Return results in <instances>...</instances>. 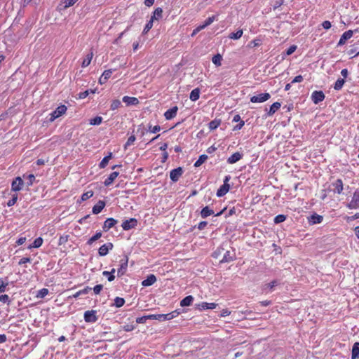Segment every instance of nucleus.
Instances as JSON below:
<instances>
[{"mask_svg": "<svg viewBox=\"0 0 359 359\" xmlns=\"http://www.w3.org/2000/svg\"><path fill=\"white\" fill-rule=\"evenodd\" d=\"M181 313L180 309H176L166 314H151V320H157L158 321H166L172 320L177 317Z\"/></svg>", "mask_w": 359, "mask_h": 359, "instance_id": "f257e3e1", "label": "nucleus"}, {"mask_svg": "<svg viewBox=\"0 0 359 359\" xmlns=\"http://www.w3.org/2000/svg\"><path fill=\"white\" fill-rule=\"evenodd\" d=\"M346 206L350 210L359 209V188L354 191L351 200L346 205Z\"/></svg>", "mask_w": 359, "mask_h": 359, "instance_id": "f03ea898", "label": "nucleus"}, {"mask_svg": "<svg viewBox=\"0 0 359 359\" xmlns=\"http://www.w3.org/2000/svg\"><path fill=\"white\" fill-rule=\"evenodd\" d=\"M225 208L221 210L220 212L215 214V212L212 209H211L209 206L204 207L201 211V217L203 219L207 218L208 217L214 215L215 217L220 216L223 212L224 211Z\"/></svg>", "mask_w": 359, "mask_h": 359, "instance_id": "7ed1b4c3", "label": "nucleus"}, {"mask_svg": "<svg viewBox=\"0 0 359 359\" xmlns=\"http://www.w3.org/2000/svg\"><path fill=\"white\" fill-rule=\"evenodd\" d=\"M137 220L135 218H130L123 222L121 226L123 230L128 231L134 229L137 225Z\"/></svg>", "mask_w": 359, "mask_h": 359, "instance_id": "20e7f679", "label": "nucleus"}, {"mask_svg": "<svg viewBox=\"0 0 359 359\" xmlns=\"http://www.w3.org/2000/svg\"><path fill=\"white\" fill-rule=\"evenodd\" d=\"M183 172L184 170L182 167H178L177 168L172 169L170 172V178L173 182H176L179 180L180 177L182 175Z\"/></svg>", "mask_w": 359, "mask_h": 359, "instance_id": "39448f33", "label": "nucleus"}, {"mask_svg": "<svg viewBox=\"0 0 359 359\" xmlns=\"http://www.w3.org/2000/svg\"><path fill=\"white\" fill-rule=\"evenodd\" d=\"M128 256H125V257L121 260L120 267L117 270V276L118 277H121L126 273L128 268Z\"/></svg>", "mask_w": 359, "mask_h": 359, "instance_id": "423d86ee", "label": "nucleus"}, {"mask_svg": "<svg viewBox=\"0 0 359 359\" xmlns=\"http://www.w3.org/2000/svg\"><path fill=\"white\" fill-rule=\"evenodd\" d=\"M24 182L20 177H16L11 183V190L16 192L22 190Z\"/></svg>", "mask_w": 359, "mask_h": 359, "instance_id": "0eeeda50", "label": "nucleus"}, {"mask_svg": "<svg viewBox=\"0 0 359 359\" xmlns=\"http://www.w3.org/2000/svg\"><path fill=\"white\" fill-rule=\"evenodd\" d=\"M84 320L86 323H95L97 320V317L96 316V311L94 310L86 311L84 313Z\"/></svg>", "mask_w": 359, "mask_h": 359, "instance_id": "6e6552de", "label": "nucleus"}, {"mask_svg": "<svg viewBox=\"0 0 359 359\" xmlns=\"http://www.w3.org/2000/svg\"><path fill=\"white\" fill-rule=\"evenodd\" d=\"M118 221L112 217L107 218L102 226V229L104 232H107L110 229L113 228L116 224Z\"/></svg>", "mask_w": 359, "mask_h": 359, "instance_id": "1a4fd4ad", "label": "nucleus"}, {"mask_svg": "<svg viewBox=\"0 0 359 359\" xmlns=\"http://www.w3.org/2000/svg\"><path fill=\"white\" fill-rule=\"evenodd\" d=\"M307 219L309 224L314 225L320 224L323 220V217L317 213H313Z\"/></svg>", "mask_w": 359, "mask_h": 359, "instance_id": "9d476101", "label": "nucleus"}, {"mask_svg": "<svg viewBox=\"0 0 359 359\" xmlns=\"http://www.w3.org/2000/svg\"><path fill=\"white\" fill-rule=\"evenodd\" d=\"M114 245L111 243H107L100 247L98 253L100 256H106L109 251L112 250Z\"/></svg>", "mask_w": 359, "mask_h": 359, "instance_id": "9b49d317", "label": "nucleus"}, {"mask_svg": "<svg viewBox=\"0 0 359 359\" xmlns=\"http://www.w3.org/2000/svg\"><path fill=\"white\" fill-rule=\"evenodd\" d=\"M270 98L269 93H260L257 95H254L251 97L250 100L252 102H262Z\"/></svg>", "mask_w": 359, "mask_h": 359, "instance_id": "f8f14e48", "label": "nucleus"}, {"mask_svg": "<svg viewBox=\"0 0 359 359\" xmlns=\"http://www.w3.org/2000/svg\"><path fill=\"white\" fill-rule=\"evenodd\" d=\"M325 99V94L321 90H315L311 94V100L315 104L323 101Z\"/></svg>", "mask_w": 359, "mask_h": 359, "instance_id": "ddd939ff", "label": "nucleus"}, {"mask_svg": "<svg viewBox=\"0 0 359 359\" xmlns=\"http://www.w3.org/2000/svg\"><path fill=\"white\" fill-rule=\"evenodd\" d=\"M353 31L352 30H348L345 32L341 36V38L338 42L337 46H341L346 43V41L349 39H351L353 36Z\"/></svg>", "mask_w": 359, "mask_h": 359, "instance_id": "4468645a", "label": "nucleus"}, {"mask_svg": "<svg viewBox=\"0 0 359 359\" xmlns=\"http://www.w3.org/2000/svg\"><path fill=\"white\" fill-rule=\"evenodd\" d=\"M334 187V192L338 194H341L342 193L344 189L343 182L341 179H337L332 184Z\"/></svg>", "mask_w": 359, "mask_h": 359, "instance_id": "2eb2a0df", "label": "nucleus"}, {"mask_svg": "<svg viewBox=\"0 0 359 359\" xmlns=\"http://www.w3.org/2000/svg\"><path fill=\"white\" fill-rule=\"evenodd\" d=\"M243 156V154L241 152H235L231 156L227 158V163L229 164H233L240 161Z\"/></svg>", "mask_w": 359, "mask_h": 359, "instance_id": "dca6fc26", "label": "nucleus"}, {"mask_svg": "<svg viewBox=\"0 0 359 359\" xmlns=\"http://www.w3.org/2000/svg\"><path fill=\"white\" fill-rule=\"evenodd\" d=\"M122 100L126 106L136 105L139 103L138 99L134 97L124 96Z\"/></svg>", "mask_w": 359, "mask_h": 359, "instance_id": "f3484780", "label": "nucleus"}, {"mask_svg": "<svg viewBox=\"0 0 359 359\" xmlns=\"http://www.w3.org/2000/svg\"><path fill=\"white\" fill-rule=\"evenodd\" d=\"M105 206V203L103 201L100 200L92 209V212L94 215H97L104 209Z\"/></svg>", "mask_w": 359, "mask_h": 359, "instance_id": "a211bd4d", "label": "nucleus"}, {"mask_svg": "<svg viewBox=\"0 0 359 359\" xmlns=\"http://www.w3.org/2000/svg\"><path fill=\"white\" fill-rule=\"evenodd\" d=\"M156 278L154 274L149 275L146 279L142 282V285L144 287L151 286L155 283Z\"/></svg>", "mask_w": 359, "mask_h": 359, "instance_id": "6ab92c4d", "label": "nucleus"}, {"mask_svg": "<svg viewBox=\"0 0 359 359\" xmlns=\"http://www.w3.org/2000/svg\"><path fill=\"white\" fill-rule=\"evenodd\" d=\"M118 175H119L118 172H116V171L112 172L109 175V177L105 179V180L104 182V186L109 187V185H111L113 183V182L114 181V180L118 176Z\"/></svg>", "mask_w": 359, "mask_h": 359, "instance_id": "aec40b11", "label": "nucleus"}, {"mask_svg": "<svg viewBox=\"0 0 359 359\" xmlns=\"http://www.w3.org/2000/svg\"><path fill=\"white\" fill-rule=\"evenodd\" d=\"M230 185L229 184H222L217 191V196L222 197L224 196L229 190Z\"/></svg>", "mask_w": 359, "mask_h": 359, "instance_id": "412c9836", "label": "nucleus"}, {"mask_svg": "<svg viewBox=\"0 0 359 359\" xmlns=\"http://www.w3.org/2000/svg\"><path fill=\"white\" fill-rule=\"evenodd\" d=\"M217 304L215 303L202 302L198 305L200 310L214 309Z\"/></svg>", "mask_w": 359, "mask_h": 359, "instance_id": "4be33fe9", "label": "nucleus"}, {"mask_svg": "<svg viewBox=\"0 0 359 359\" xmlns=\"http://www.w3.org/2000/svg\"><path fill=\"white\" fill-rule=\"evenodd\" d=\"M163 10L161 8H156L154 13H153V15H151V19L150 20L151 22H154L155 20H159L160 18H162L163 16Z\"/></svg>", "mask_w": 359, "mask_h": 359, "instance_id": "5701e85b", "label": "nucleus"}, {"mask_svg": "<svg viewBox=\"0 0 359 359\" xmlns=\"http://www.w3.org/2000/svg\"><path fill=\"white\" fill-rule=\"evenodd\" d=\"M359 358V342L353 344L352 347L351 359H357Z\"/></svg>", "mask_w": 359, "mask_h": 359, "instance_id": "b1692460", "label": "nucleus"}, {"mask_svg": "<svg viewBox=\"0 0 359 359\" xmlns=\"http://www.w3.org/2000/svg\"><path fill=\"white\" fill-rule=\"evenodd\" d=\"M194 301V297L191 295H189L182 299L180 302V306L182 307L190 306Z\"/></svg>", "mask_w": 359, "mask_h": 359, "instance_id": "393cba45", "label": "nucleus"}, {"mask_svg": "<svg viewBox=\"0 0 359 359\" xmlns=\"http://www.w3.org/2000/svg\"><path fill=\"white\" fill-rule=\"evenodd\" d=\"M279 284L278 281L276 280H274L271 281V283L266 284L264 286V290L269 292H272L273 290V288L275 286L278 285Z\"/></svg>", "mask_w": 359, "mask_h": 359, "instance_id": "a878e982", "label": "nucleus"}, {"mask_svg": "<svg viewBox=\"0 0 359 359\" xmlns=\"http://www.w3.org/2000/svg\"><path fill=\"white\" fill-rule=\"evenodd\" d=\"M92 288L88 287V286H86V287H84L83 289L82 290H79L78 292H76L75 294H74L72 295V297L74 298H78L79 297H80L81 295H83V294H88L90 291H91Z\"/></svg>", "mask_w": 359, "mask_h": 359, "instance_id": "bb28decb", "label": "nucleus"}, {"mask_svg": "<svg viewBox=\"0 0 359 359\" xmlns=\"http://www.w3.org/2000/svg\"><path fill=\"white\" fill-rule=\"evenodd\" d=\"M208 156L205 154L201 155L198 160L194 163V167H200L208 159Z\"/></svg>", "mask_w": 359, "mask_h": 359, "instance_id": "cd10ccee", "label": "nucleus"}, {"mask_svg": "<svg viewBox=\"0 0 359 359\" xmlns=\"http://www.w3.org/2000/svg\"><path fill=\"white\" fill-rule=\"evenodd\" d=\"M102 232L101 231H97L96 232V233L91 238H90L88 241H87V244L89 245H93V243L96 241L97 240H98L99 238H100L102 237Z\"/></svg>", "mask_w": 359, "mask_h": 359, "instance_id": "c85d7f7f", "label": "nucleus"}, {"mask_svg": "<svg viewBox=\"0 0 359 359\" xmlns=\"http://www.w3.org/2000/svg\"><path fill=\"white\" fill-rule=\"evenodd\" d=\"M200 96V89L199 88H195L194 89L191 93H190V99L192 101H196L199 98Z\"/></svg>", "mask_w": 359, "mask_h": 359, "instance_id": "c756f323", "label": "nucleus"}, {"mask_svg": "<svg viewBox=\"0 0 359 359\" xmlns=\"http://www.w3.org/2000/svg\"><path fill=\"white\" fill-rule=\"evenodd\" d=\"M111 156H112V154L111 153H109V155L104 156L102 160L101 161V162L99 164V167L100 168H104L107 166L109 161L111 159Z\"/></svg>", "mask_w": 359, "mask_h": 359, "instance_id": "7c9ffc66", "label": "nucleus"}, {"mask_svg": "<svg viewBox=\"0 0 359 359\" xmlns=\"http://www.w3.org/2000/svg\"><path fill=\"white\" fill-rule=\"evenodd\" d=\"M280 107L281 104L278 102H276L270 106L269 111L267 108H266L265 111L266 112H276L277 110L280 109Z\"/></svg>", "mask_w": 359, "mask_h": 359, "instance_id": "2f4dec72", "label": "nucleus"}, {"mask_svg": "<svg viewBox=\"0 0 359 359\" xmlns=\"http://www.w3.org/2000/svg\"><path fill=\"white\" fill-rule=\"evenodd\" d=\"M220 123H221L220 119H215L209 123V124H208L209 129L210 130H215L216 128H217L219 126Z\"/></svg>", "mask_w": 359, "mask_h": 359, "instance_id": "473e14b6", "label": "nucleus"}, {"mask_svg": "<svg viewBox=\"0 0 359 359\" xmlns=\"http://www.w3.org/2000/svg\"><path fill=\"white\" fill-rule=\"evenodd\" d=\"M43 244V239L41 237H38L36 238L34 242L32 243V244L29 247V248H38L39 247H41Z\"/></svg>", "mask_w": 359, "mask_h": 359, "instance_id": "72a5a7b5", "label": "nucleus"}, {"mask_svg": "<svg viewBox=\"0 0 359 359\" xmlns=\"http://www.w3.org/2000/svg\"><path fill=\"white\" fill-rule=\"evenodd\" d=\"M243 35V30L239 29L236 32H232L229 35V38L231 39L237 40L239 39Z\"/></svg>", "mask_w": 359, "mask_h": 359, "instance_id": "f704fd0d", "label": "nucleus"}, {"mask_svg": "<svg viewBox=\"0 0 359 359\" xmlns=\"http://www.w3.org/2000/svg\"><path fill=\"white\" fill-rule=\"evenodd\" d=\"M93 93H95V90H93L92 89H88L83 92L79 93L77 95H78V98L84 99L87 96H88L90 94H93Z\"/></svg>", "mask_w": 359, "mask_h": 359, "instance_id": "c9c22d12", "label": "nucleus"}, {"mask_svg": "<svg viewBox=\"0 0 359 359\" xmlns=\"http://www.w3.org/2000/svg\"><path fill=\"white\" fill-rule=\"evenodd\" d=\"M78 0H61L60 5H64L63 8H67L73 6Z\"/></svg>", "mask_w": 359, "mask_h": 359, "instance_id": "e433bc0d", "label": "nucleus"}, {"mask_svg": "<svg viewBox=\"0 0 359 359\" xmlns=\"http://www.w3.org/2000/svg\"><path fill=\"white\" fill-rule=\"evenodd\" d=\"M344 83H345V81L344 79H341V78L338 79L336 81L334 86V90H341L342 88Z\"/></svg>", "mask_w": 359, "mask_h": 359, "instance_id": "4c0bfd02", "label": "nucleus"}, {"mask_svg": "<svg viewBox=\"0 0 359 359\" xmlns=\"http://www.w3.org/2000/svg\"><path fill=\"white\" fill-rule=\"evenodd\" d=\"M234 259L233 256H232L231 255V252L229 251H226L224 256H223V258L222 259V262H230L231 261H233Z\"/></svg>", "mask_w": 359, "mask_h": 359, "instance_id": "58836bf2", "label": "nucleus"}, {"mask_svg": "<svg viewBox=\"0 0 359 359\" xmlns=\"http://www.w3.org/2000/svg\"><path fill=\"white\" fill-rule=\"evenodd\" d=\"M93 194L94 193L92 190H90V191H88L83 193L81 195V201L79 202L81 203V201H85L90 198L93 196Z\"/></svg>", "mask_w": 359, "mask_h": 359, "instance_id": "ea45409f", "label": "nucleus"}, {"mask_svg": "<svg viewBox=\"0 0 359 359\" xmlns=\"http://www.w3.org/2000/svg\"><path fill=\"white\" fill-rule=\"evenodd\" d=\"M147 320H151V314L137 318L136 323L139 324H143L145 323Z\"/></svg>", "mask_w": 359, "mask_h": 359, "instance_id": "a19ab883", "label": "nucleus"}, {"mask_svg": "<svg viewBox=\"0 0 359 359\" xmlns=\"http://www.w3.org/2000/svg\"><path fill=\"white\" fill-rule=\"evenodd\" d=\"M93 53H88L86 55V57L83 60V61L82 62L83 67H86L90 64L91 60L93 58Z\"/></svg>", "mask_w": 359, "mask_h": 359, "instance_id": "79ce46f5", "label": "nucleus"}, {"mask_svg": "<svg viewBox=\"0 0 359 359\" xmlns=\"http://www.w3.org/2000/svg\"><path fill=\"white\" fill-rule=\"evenodd\" d=\"M48 290L47 288H42L37 292L36 297L37 298H44L48 294Z\"/></svg>", "mask_w": 359, "mask_h": 359, "instance_id": "37998d69", "label": "nucleus"}, {"mask_svg": "<svg viewBox=\"0 0 359 359\" xmlns=\"http://www.w3.org/2000/svg\"><path fill=\"white\" fill-rule=\"evenodd\" d=\"M125 304V299L122 297H116L115 299H114V305L117 307V308H120L122 306H123Z\"/></svg>", "mask_w": 359, "mask_h": 359, "instance_id": "c03bdc74", "label": "nucleus"}, {"mask_svg": "<svg viewBox=\"0 0 359 359\" xmlns=\"http://www.w3.org/2000/svg\"><path fill=\"white\" fill-rule=\"evenodd\" d=\"M102 118L100 116H96L89 120V123L93 126H98L102 123Z\"/></svg>", "mask_w": 359, "mask_h": 359, "instance_id": "a18cd8bd", "label": "nucleus"}, {"mask_svg": "<svg viewBox=\"0 0 359 359\" xmlns=\"http://www.w3.org/2000/svg\"><path fill=\"white\" fill-rule=\"evenodd\" d=\"M286 219L285 215H278L274 217L273 222L275 224H279L283 222Z\"/></svg>", "mask_w": 359, "mask_h": 359, "instance_id": "49530a36", "label": "nucleus"}, {"mask_svg": "<svg viewBox=\"0 0 359 359\" xmlns=\"http://www.w3.org/2000/svg\"><path fill=\"white\" fill-rule=\"evenodd\" d=\"M222 56L219 54H217L215 56H213L212 61L216 66H220L221 65V61H222Z\"/></svg>", "mask_w": 359, "mask_h": 359, "instance_id": "de8ad7c7", "label": "nucleus"}, {"mask_svg": "<svg viewBox=\"0 0 359 359\" xmlns=\"http://www.w3.org/2000/svg\"><path fill=\"white\" fill-rule=\"evenodd\" d=\"M135 140V135H133L130 136L124 145L125 149H126L128 147L132 145L134 143Z\"/></svg>", "mask_w": 359, "mask_h": 359, "instance_id": "09e8293b", "label": "nucleus"}, {"mask_svg": "<svg viewBox=\"0 0 359 359\" xmlns=\"http://www.w3.org/2000/svg\"><path fill=\"white\" fill-rule=\"evenodd\" d=\"M18 200V194H13L12 198L7 202V205L11 207L14 205Z\"/></svg>", "mask_w": 359, "mask_h": 359, "instance_id": "8fccbe9b", "label": "nucleus"}, {"mask_svg": "<svg viewBox=\"0 0 359 359\" xmlns=\"http://www.w3.org/2000/svg\"><path fill=\"white\" fill-rule=\"evenodd\" d=\"M121 105V101L118 100H114L111 104V107H110V109L111 110H116Z\"/></svg>", "mask_w": 359, "mask_h": 359, "instance_id": "3c124183", "label": "nucleus"}, {"mask_svg": "<svg viewBox=\"0 0 359 359\" xmlns=\"http://www.w3.org/2000/svg\"><path fill=\"white\" fill-rule=\"evenodd\" d=\"M8 285V283H5L3 278H0V293L4 292L6 290Z\"/></svg>", "mask_w": 359, "mask_h": 359, "instance_id": "603ef678", "label": "nucleus"}, {"mask_svg": "<svg viewBox=\"0 0 359 359\" xmlns=\"http://www.w3.org/2000/svg\"><path fill=\"white\" fill-rule=\"evenodd\" d=\"M102 275L105 277L107 278V280L109 281V282H111L113 281L114 279H115V276L114 275H112V274H110L109 273V271H104L102 272Z\"/></svg>", "mask_w": 359, "mask_h": 359, "instance_id": "864d4df0", "label": "nucleus"}, {"mask_svg": "<svg viewBox=\"0 0 359 359\" xmlns=\"http://www.w3.org/2000/svg\"><path fill=\"white\" fill-rule=\"evenodd\" d=\"M0 302L2 303H6L8 304H10L11 300L7 294H1L0 295Z\"/></svg>", "mask_w": 359, "mask_h": 359, "instance_id": "5fc2aeb1", "label": "nucleus"}, {"mask_svg": "<svg viewBox=\"0 0 359 359\" xmlns=\"http://www.w3.org/2000/svg\"><path fill=\"white\" fill-rule=\"evenodd\" d=\"M283 109H285L286 112H290L294 109V104L292 102H288L287 104L283 106Z\"/></svg>", "mask_w": 359, "mask_h": 359, "instance_id": "6e6d98bb", "label": "nucleus"}, {"mask_svg": "<svg viewBox=\"0 0 359 359\" xmlns=\"http://www.w3.org/2000/svg\"><path fill=\"white\" fill-rule=\"evenodd\" d=\"M153 27V22H151V20H149L145 25L144 28V30H143V34H147L151 29V27Z\"/></svg>", "mask_w": 359, "mask_h": 359, "instance_id": "4d7b16f0", "label": "nucleus"}, {"mask_svg": "<svg viewBox=\"0 0 359 359\" xmlns=\"http://www.w3.org/2000/svg\"><path fill=\"white\" fill-rule=\"evenodd\" d=\"M27 178L28 180V181L27 182V186L28 187L32 186L35 180V176L33 174H29Z\"/></svg>", "mask_w": 359, "mask_h": 359, "instance_id": "13d9d810", "label": "nucleus"}, {"mask_svg": "<svg viewBox=\"0 0 359 359\" xmlns=\"http://www.w3.org/2000/svg\"><path fill=\"white\" fill-rule=\"evenodd\" d=\"M297 49V46L295 45H292L290 46L286 50V53L285 54L287 55H292Z\"/></svg>", "mask_w": 359, "mask_h": 359, "instance_id": "bf43d9fd", "label": "nucleus"}, {"mask_svg": "<svg viewBox=\"0 0 359 359\" xmlns=\"http://www.w3.org/2000/svg\"><path fill=\"white\" fill-rule=\"evenodd\" d=\"M215 20V15L209 17L204 22L205 26H207V27L209 26L210 25H211L214 22Z\"/></svg>", "mask_w": 359, "mask_h": 359, "instance_id": "052dcab7", "label": "nucleus"}, {"mask_svg": "<svg viewBox=\"0 0 359 359\" xmlns=\"http://www.w3.org/2000/svg\"><path fill=\"white\" fill-rule=\"evenodd\" d=\"M102 285H96L93 288V292L95 294H98L100 293L101 290H102Z\"/></svg>", "mask_w": 359, "mask_h": 359, "instance_id": "680f3d73", "label": "nucleus"}, {"mask_svg": "<svg viewBox=\"0 0 359 359\" xmlns=\"http://www.w3.org/2000/svg\"><path fill=\"white\" fill-rule=\"evenodd\" d=\"M67 108L65 105H60L56 108L53 112H66Z\"/></svg>", "mask_w": 359, "mask_h": 359, "instance_id": "e2e57ef3", "label": "nucleus"}, {"mask_svg": "<svg viewBox=\"0 0 359 359\" xmlns=\"http://www.w3.org/2000/svg\"><path fill=\"white\" fill-rule=\"evenodd\" d=\"M207 225H208V222L206 221H202L198 224L197 228L199 230H203L206 227Z\"/></svg>", "mask_w": 359, "mask_h": 359, "instance_id": "0e129e2a", "label": "nucleus"}, {"mask_svg": "<svg viewBox=\"0 0 359 359\" xmlns=\"http://www.w3.org/2000/svg\"><path fill=\"white\" fill-rule=\"evenodd\" d=\"M63 114H50V118H48V121L52 122L57 118L61 116Z\"/></svg>", "mask_w": 359, "mask_h": 359, "instance_id": "69168bd1", "label": "nucleus"}, {"mask_svg": "<svg viewBox=\"0 0 359 359\" xmlns=\"http://www.w3.org/2000/svg\"><path fill=\"white\" fill-rule=\"evenodd\" d=\"M114 70L113 69H107V70H105L103 73H102V75L106 78V79H109L110 76H111L112 73H113Z\"/></svg>", "mask_w": 359, "mask_h": 359, "instance_id": "338daca9", "label": "nucleus"}, {"mask_svg": "<svg viewBox=\"0 0 359 359\" xmlns=\"http://www.w3.org/2000/svg\"><path fill=\"white\" fill-rule=\"evenodd\" d=\"M245 122L242 120L238 122L237 125H236L233 127V130H238L242 128V127L244 126Z\"/></svg>", "mask_w": 359, "mask_h": 359, "instance_id": "774afa93", "label": "nucleus"}]
</instances>
